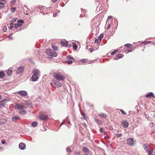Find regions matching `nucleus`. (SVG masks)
<instances>
[{
    "instance_id": "1",
    "label": "nucleus",
    "mask_w": 155,
    "mask_h": 155,
    "mask_svg": "<svg viewBox=\"0 0 155 155\" xmlns=\"http://www.w3.org/2000/svg\"><path fill=\"white\" fill-rule=\"evenodd\" d=\"M40 71L38 69H34L33 71V75L31 77V79L32 81H35L39 78V77L40 76Z\"/></svg>"
},
{
    "instance_id": "2",
    "label": "nucleus",
    "mask_w": 155,
    "mask_h": 155,
    "mask_svg": "<svg viewBox=\"0 0 155 155\" xmlns=\"http://www.w3.org/2000/svg\"><path fill=\"white\" fill-rule=\"evenodd\" d=\"M54 77L59 81H63L65 79V77L63 76L61 74L59 73H54Z\"/></svg>"
},
{
    "instance_id": "3",
    "label": "nucleus",
    "mask_w": 155,
    "mask_h": 155,
    "mask_svg": "<svg viewBox=\"0 0 155 155\" xmlns=\"http://www.w3.org/2000/svg\"><path fill=\"white\" fill-rule=\"evenodd\" d=\"M46 54L48 55L51 56L53 57H55L57 55V54L54 51L51 49H47L46 51Z\"/></svg>"
},
{
    "instance_id": "4",
    "label": "nucleus",
    "mask_w": 155,
    "mask_h": 155,
    "mask_svg": "<svg viewBox=\"0 0 155 155\" xmlns=\"http://www.w3.org/2000/svg\"><path fill=\"white\" fill-rule=\"evenodd\" d=\"M149 146H145L144 148L147 152L148 153V155H151L153 150L152 148L149 147Z\"/></svg>"
},
{
    "instance_id": "5",
    "label": "nucleus",
    "mask_w": 155,
    "mask_h": 155,
    "mask_svg": "<svg viewBox=\"0 0 155 155\" xmlns=\"http://www.w3.org/2000/svg\"><path fill=\"white\" fill-rule=\"evenodd\" d=\"M127 143L129 145H133L136 143V141L133 138H129L127 140Z\"/></svg>"
},
{
    "instance_id": "6",
    "label": "nucleus",
    "mask_w": 155,
    "mask_h": 155,
    "mask_svg": "<svg viewBox=\"0 0 155 155\" xmlns=\"http://www.w3.org/2000/svg\"><path fill=\"white\" fill-rule=\"evenodd\" d=\"M48 115L42 114L41 113H40L39 116V118L41 120H45L48 118Z\"/></svg>"
},
{
    "instance_id": "7",
    "label": "nucleus",
    "mask_w": 155,
    "mask_h": 155,
    "mask_svg": "<svg viewBox=\"0 0 155 155\" xmlns=\"http://www.w3.org/2000/svg\"><path fill=\"white\" fill-rule=\"evenodd\" d=\"M46 9H47V8L44 6L40 7L39 12L41 13H42L44 14H46L48 13V12H47L46 11Z\"/></svg>"
},
{
    "instance_id": "8",
    "label": "nucleus",
    "mask_w": 155,
    "mask_h": 155,
    "mask_svg": "<svg viewBox=\"0 0 155 155\" xmlns=\"http://www.w3.org/2000/svg\"><path fill=\"white\" fill-rule=\"evenodd\" d=\"M53 84L54 85L55 87H61L62 86V84L59 82V81H54Z\"/></svg>"
},
{
    "instance_id": "9",
    "label": "nucleus",
    "mask_w": 155,
    "mask_h": 155,
    "mask_svg": "<svg viewBox=\"0 0 155 155\" xmlns=\"http://www.w3.org/2000/svg\"><path fill=\"white\" fill-rule=\"evenodd\" d=\"M121 124L122 126L125 128H127L129 126L128 123L125 120H122Z\"/></svg>"
},
{
    "instance_id": "10",
    "label": "nucleus",
    "mask_w": 155,
    "mask_h": 155,
    "mask_svg": "<svg viewBox=\"0 0 155 155\" xmlns=\"http://www.w3.org/2000/svg\"><path fill=\"white\" fill-rule=\"evenodd\" d=\"M18 93L20 95L23 97H25L27 96L28 94L27 92L26 91L24 90H21L19 91L18 92Z\"/></svg>"
},
{
    "instance_id": "11",
    "label": "nucleus",
    "mask_w": 155,
    "mask_h": 155,
    "mask_svg": "<svg viewBox=\"0 0 155 155\" xmlns=\"http://www.w3.org/2000/svg\"><path fill=\"white\" fill-rule=\"evenodd\" d=\"M24 69V66H22L21 67H19L18 68L17 70V73L18 74H20L23 71Z\"/></svg>"
},
{
    "instance_id": "12",
    "label": "nucleus",
    "mask_w": 155,
    "mask_h": 155,
    "mask_svg": "<svg viewBox=\"0 0 155 155\" xmlns=\"http://www.w3.org/2000/svg\"><path fill=\"white\" fill-rule=\"evenodd\" d=\"M145 96L147 97H152L153 98H155V96L154 95L152 92H148L147 94L145 95Z\"/></svg>"
},
{
    "instance_id": "13",
    "label": "nucleus",
    "mask_w": 155,
    "mask_h": 155,
    "mask_svg": "<svg viewBox=\"0 0 155 155\" xmlns=\"http://www.w3.org/2000/svg\"><path fill=\"white\" fill-rule=\"evenodd\" d=\"M40 8H38L36 6H34L31 7V9L32 10V12H37L38 11H39Z\"/></svg>"
},
{
    "instance_id": "14",
    "label": "nucleus",
    "mask_w": 155,
    "mask_h": 155,
    "mask_svg": "<svg viewBox=\"0 0 155 155\" xmlns=\"http://www.w3.org/2000/svg\"><path fill=\"white\" fill-rule=\"evenodd\" d=\"M123 57L122 54H120L116 55L114 58V59L115 60H117L118 58H122Z\"/></svg>"
},
{
    "instance_id": "15",
    "label": "nucleus",
    "mask_w": 155,
    "mask_h": 155,
    "mask_svg": "<svg viewBox=\"0 0 155 155\" xmlns=\"http://www.w3.org/2000/svg\"><path fill=\"white\" fill-rule=\"evenodd\" d=\"M7 100V99H5L0 101V107H2L5 105V104L4 102Z\"/></svg>"
},
{
    "instance_id": "16",
    "label": "nucleus",
    "mask_w": 155,
    "mask_h": 155,
    "mask_svg": "<svg viewBox=\"0 0 155 155\" xmlns=\"http://www.w3.org/2000/svg\"><path fill=\"white\" fill-rule=\"evenodd\" d=\"M61 45L65 47H67L68 46V42L67 41H61Z\"/></svg>"
},
{
    "instance_id": "17",
    "label": "nucleus",
    "mask_w": 155,
    "mask_h": 155,
    "mask_svg": "<svg viewBox=\"0 0 155 155\" xmlns=\"http://www.w3.org/2000/svg\"><path fill=\"white\" fill-rule=\"evenodd\" d=\"M24 22V20L22 19L18 20L17 21V23L20 26L22 25Z\"/></svg>"
},
{
    "instance_id": "18",
    "label": "nucleus",
    "mask_w": 155,
    "mask_h": 155,
    "mask_svg": "<svg viewBox=\"0 0 155 155\" xmlns=\"http://www.w3.org/2000/svg\"><path fill=\"white\" fill-rule=\"evenodd\" d=\"M19 111L20 113L22 115H25L27 112L26 111L23 109H20Z\"/></svg>"
},
{
    "instance_id": "19",
    "label": "nucleus",
    "mask_w": 155,
    "mask_h": 155,
    "mask_svg": "<svg viewBox=\"0 0 155 155\" xmlns=\"http://www.w3.org/2000/svg\"><path fill=\"white\" fill-rule=\"evenodd\" d=\"M98 116L103 118H106L107 117V115L104 113H102L98 114Z\"/></svg>"
},
{
    "instance_id": "20",
    "label": "nucleus",
    "mask_w": 155,
    "mask_h": 155,
    "mask_svg": "<svg viewBox=\"0 0 155 155\" xmlns=\"http://www.w3.org/2000/svg\"><path fill=\"white\" fill-rule=\"evenodd\" d=\"M81 12H83V14L82 13L81 14L80 17H84L85 15V14L86 13V12L85 11V9L83 10L82 8H81Z\"/></svg>"
},
{
    "instance_id": "21",
    "label": "nucleus",
    "mask_w": 155,
    "mask_h": 155,
    "mask_svg": "<svg viewBox=\"0 0 155 155\" xmlns=\"http://www.w3.org/2000/svg\"><path fill=\"white\" fill-rule=\"evenodd\" d=\"M38 123L36 122H33L31 124V126L33 127H35L37 126Z\"/></svg>"
},
{
    "instance_id": "22",
    "label": "nucleus",
    "mask_w": 155,
    "mask_h": 155,
    "mask_svg": "<svg viewBox=\"0 0 155 155\" xmlns=\"http://www.w3.org/2000/svg\"><path fill=\"white\" fill-rule=\"evenodd\" d=\"M5 76V74L3 71H0V79H2Z\"/></svg>"
},
{
    "instance_id": "23",
    "label": "nucleus",
    "mask_w": 155,
    "mask_h": 155,
    "mask_svg": "<svg viewBox=\"0 0 155 155\" xmlns=\"http://www.w3.org/2000/svg\"><path fill=\"white\" fill-rule=\"evenodd\" d=\"M83 151L86 153H89L90 152L89 150L87 148L84 147L83 148Z\"/></svg>"
},
{
    "instance_id": "24",
    "label": "nucleus",
    "mask_w": 155,
    "mask_h": 155,
    "mask_svg": "<svg viewBox=\"0 0 155 155\" xmlns=\"http://www.w3.org/2000/svg\"><path fill=\"white\" fill-rule=\"evenodd\" d=\"M19 117L18 116H14L12 118V120L13 122H14L16 120L19 119Z\"/></svg>"
},
{
    "instance_id": "25",
    "label": "nucleus",
    "mask_w": 155,
    "mask_h": 155,
    "mask_svg": "<svg viewBox=\"0 0 155 155\" xmlns=\"http://www.w3.org/2000/svg\"><path fill=\"white\" fill-rule=\"evenodd\" d=\"M6 122V119H5L0 120V124H4Z\"/></svg>"
},
{
    "instance_id": "26",
    "label": "nucleus",
    "mask_w": 155,
    "mask_h": 155,
    "mask_svg": "<svg viewBox=\"0 0 155 155\" xmlns=\"http://www.w3.org/2000/svg\"><path fill=\"white\" fill-rule=\"evenodd\" d=\"M12 70L11 69H8L7 72V74L9 76L12 75Z\"/></svg>"
},
{
    "instance_id": "27",
    "label": "nucleus",
    "mask_w": 155,
    "mask_h": 155,
    "mask_svg": "<svg viewBox=\"0 0 155 155\" xmlns=\"http://www.w3.org/2000/svg\"><path fill=\"white\" fill-rule=\"evenodd\" d=\"M124 46L128 48H131L132 46H133V45L130 44H127L124 45Z\"/></svg>"
},
{
    "instance_id": "28",
    "label": "nucleus",
    "mask_w": 155,
    "mask_h": 155,
    "mask_svg": "<svg viewBox=\"0 0 155 155\" xmlns=\"http://www.w3.org/2000/svg\"><path fill=\"white\" fill-rule=\"evenodd\" d=\"M72 44L73 48L74 50L77 49L78 47L77 45L74 42H73Z\"/></svg>"
},
{
    "instance_id": "29",
    "label": "nucleus",
    "mask_w": 155,
    "mask_h": 155,
    "mask_svg": "<svg viewBox=\"0 0 155 155\" xmlns=\"http://www.w3.org/2000/svg\"><path fill=\"white\" fill-rule=\"evenodd\" d=\"M25 104L26 107H30L31 106V103H26Z\"/></svg>"
},
{
    "instance_id": "30",
    "label": "nucleus",
    "mask_w": 155,
    "mask_h": 155,
    "mask_svg": "<svg viewBox=\"0 0 155 155\" xmlns=\"http://www.w3.org/2000/svg\"><path fill=\"white\" fill-rule=\"evenodd\" d=\"M104 37V34H101L99 36L97 37V38L100 40V41H101V39L103 37Z\"/></svg>"
},
{
    "instance_id": "31",
    "label": "nucleus",
    "mask_w": 155,
    "mask_h": 155,
    "mask_svg": "<svg viewBox=\"0 0 155 155\" xmlns=\"http://www.w3.org/2000/svg\"><path fill=\"white\" fill-rule=\"evenodd\" d=\"M81 61L83 63H86L88 62V59H83L81 60Z\"/></svg>"
},
{
    "instance_id": "32",
    "label": "nucleus",
    "mask_w": 155,
    "mask_h": 155,
    "mask_svg": "<svg viewBox=\"0 0 155 155\" xmlns=\"http://www.w3.org/2000/svg\"><path fill=\"white\" fill-rule=\"evenodd\" d=\"M26 146H18L19 148L21 150H24L25 149Z\"/></svg>"
},
{
    "instance_id": "33",
    "label": "nucleus",
    "mask_w": 155,
    "mask_h": 155,
    "mask_svg": "<svg viewBox=\"0 0 155 155\" xmlns=\"http://www.w3.org/2000/svg\"><path fill=\"white\" fill-rule=\"evenodd\" d=\"M57 11H55V13H54L53 15V17H55L57 16V12H60V10H57V9L56 10Z\"/></svg>"
},
{
    "instance_id": "34",
    "label": "nucleus",
    "mask_w": 155,
    "mask_h": 155,
    "mask_svg": "<svg viewBox=\"0 0 155 155\" xmlns=\"http://www.w3.org/2000/svg\"><path fill=\"white\" fill-rule=\"evenodd\" d=\"M25 108H26L25 104L24 105H20V109H25Z\"/></svg>"
},
{
    "instance_id": "35",
    "label": "nucleus",
    "mask_w": 155,
    "mask_h": 155,
    "mask_svg": "<svg viewBox=\"0 0 155 155\" xmlns=\"http://www.w3.org/2000/svg\"><path fill=\"white\" fill-rule=\"evenodd\" d=\"M15 108L18 109L19 110H20V105H19L18 104H16L15 106Z\"/></svg>"
},
{
    "instance_id": "36",
    "label": "nucleus",
    "mask_w": 155,
    "mask_h": 155,
    "mask_svg": "<svg viewBox=\"0 0 155 155\" xmlns=\"http://www.w3.org/2000/svg\"><path fill=\"white\" fill-rule=\"evenodd\" d=\"M16 9V8L13 7H12L11 8V12L12 13H14L15 12V10Z\"/></svg>"
},
{
    "instance_id": "37",
    "label": "nucleus",
    "mask_w": 155,
    "mask_h": 155,
    "mask_svg": "<svg viewBox=\"0 0 155 155\" xmlns=\"http://www.w3.org/2000/svg\"><path fill=\"white\" fill-rule=\"evenodd\" d=\"M122 136V134L121 133L117 134H116V136L118 138L121 137Z\"/></svg>"
},
{
    "instance_id": "38",
    "label": "nucleus",
    "mask_w": 155,
    "mask_h": 155,
    "mask_svg": "<svg viewBox=\"0 0 155 155\" xmlns=\"http://www.w3.org/2000/svg\"><path fill=\"white\" fill-rule=\"evenodd\" d=\"M52 48L53 49V50L56 51L57 50L58 47L55 45H52Z\"/></svg>"
},
{
    "instance_id": "39",
    "label": "nucleus",
    "mask_w": 155,
    "mask_h": 155,
    "mask_svg": "<svg viewBox=\"0 0 155 155\" xmlns=\"http://www.w3.org/2000/svg\"><path fill=\"white\" fill-rule=\"evenodd\" d=\"M67 58L68 60H74V58L72 57L68 56Z\"/></svg>"
},
{
    "instance_id": "40",
    "label": "nucleus",
    "mask_w": 155,
    "mask_h": 155,
    "mask_svg": "<svg viewBox=\"0 0 155 155\" xmlns=\"http://www.w3.org/2000/svg\"><path fill=\"white\" fill-rule=\"evenodd\" d=\"M4 5L2 2H0V9L4 7Z\"/></svg>"
},
{
    "instance_id": "41",
    "label": "nucleus",
    "mask_w": 155,
    "mask_h": 155,
    "mask_svg": "<svg viewBox=\"0 0 155 155\" xmlns=\"http://www.w3.org/2000/svg\"><path fill=\"white\" fill-rule=\"evenodd\" d=\"M118 51V49H117L116 50H114V51L113 52H111V53H110V54L112 55H114L116 52H117V51Z\"/></svg>"
},
{
    "instance_id": "42",
    "label": "nucleus",
    "mask_w": 155,
    "mask_h": 155,
    "mask_svg": "<svg viewBox=\"0 0 155 155\" xmlns=\"http://www.w3.org/2000/svg\"><path fill=\"white\" fill-rule=\"evenodd\" d=\"M1 143L2 144L6 145L7 144L6 142L4 140H2Z\"/></svg>"
},
{
    "instance_id": "43",
    "label": "nucleus",
    "mask_w": 155,
    "mask_h": 155,
    "mask_svg": "<svg viewBox=\"0 0 155 155\" xmlns=\"http://www.w3.org/2000/svg\"><path fill=\"white\" fill-rule=\"evenodd\" d=\"M10 26L9 27L10 29H12L13 27V25H14V23L12 22H11L9 24Z\"/></svg>"
},
{
    "instance_id": "44",
    "label": "nucleus",
    "mask_w": 155,
    "mask_h": 155,
    "mask_svg": "<svg viewBox=\"0 0 155 155\" xmlns=\"http://www.w3.org/2000/svg\"><path fill=\"white\" fill-rule=\"evenodd\" d=\"M101 41L98 38H96L95 40V42L97 43H99Z\"/></svg>"
},
{
    "instance_id": "45",
    "label": "nucleus",
    "mask_w": 155,
    "mask_h": 155,
    "mask_svg": "<svg viewBox=\"0 0 155 155\" xmlns=\"http://www.w3.org/2000/svg\"><path fill=\"white\" fill-rule=\"evenodd\" d=\"M66 150L67 152H68V153H69L71 152V150L69 147H67L66 148Z\"/></svg>"
},
{
    "instance_id": "46",
    "label": "nucleus",
    "mask_w": 155,
    "mask_h": 155,
    "mask_svg": "<svg viewBox=\"0 0 155 155\" xmlns=\"http://www.w3.org/2000/svg\"><path fill=\"white\" fill-rule=\"evenodd\" d=\"M68 116H67V118L66 119L64 120V122H65L66 121H67V123L68 124H69V123H70V122L69 120H68V121H67V120H68Z\"/></svg>"
},
{
    "instance_id": "47",
    "label": "nucleus",
    "mask_w": 155,
    "mask_h": 155,
    "mask_svg": "<svg viewBox=\"0 0 155 155\" xmlns=\"http://www.w3.org/2000/svg\"><path fill=\"white\" fill-rule=\"evenodd\" d=\"M154 123L153 122L150 123L149 124V126L150 127H152L153 126Z\"/></svg>"
},
{
    "instance_id": "48",
    "label": "nucleus",
    "mask_w": 155,
    "mask_h": 155,
    "mask_svg": "<svg viewBox=\"0 0 155 155\" xmlns=\"http://www.w3.org/2000/svg\"><path fill=\"white\" fill-rule=\"evenodd\" d=\"M120 110L121 111V112L122 113H123V114H124V115H126V114L125 113V112H124L122 109H120Z\"/></svg>"
},
{
    "instance_id": "49",
    "label": "nucleus",
    "mask_w": 155,
    "mask_h": 155,
    "mask_svg": "<svg viewBox=\"0 0 155 155\" xmlns=\"http://www.w3.org/2000/svg\"><path fill=\"white\" fill-rule=\"evenodd\" d=\"M67 62L68 64H71L73 63V61L71 60H68Z\"/></svg>"
},
{
    "instance_id": "50",
    "label": "nucleus",
    "mask_w": 155,
    "mask_h": 155,
    "mask_svg": "<svg viewBox=\"0 0 155 155\" xmlns=\"http://www.w3.org/2000/svg\"><path fill=\"white\" fill-rule=\"evenodd\" d=\"M18 27H20V26L18 23L15 24L14 25V27L15 28H17Z\"/></svg>"
},
{
    "instance_id": "51",
    "label": "nucleus",
    "mask_w": 155,
    "mask_h": 155,
    "mask_svg": "<svg viewBox=\"0 0 155 155\" xmlns=\"http://www.w3.org/2000/svg\"><path fill=\"white\" fill-rule=\"evenodd\" d=\"M82 116L83 117V118L84 120H86V118L85 117V114L84 113H82Z\"/></svg>"
},
{
    "instance_id": "52",
    "label": "nucleus",
    "mask_w": 155,
    "mask_h": 155,
    "mask_svg": "<svg viewBox=\"0 0 155 155\" xmlns=\"http://www.w3.org/2000/svg\"><path fill=\"white\" fill-rule=\"evenodd\" d=\"M17 19L15 18H13L12 20L11 21V22H15V21Z\"/></svg>"
},
{
    "instance_id": "53",
    "label": "nucleus",
    "mask_w": 155,
    "mask_h": 155,
    "mask_svg": "<svg viewBox=\"0 0 155 155\" xmlns=\"http://www.w3.org/2000/svg\"><path fill=\"white\" fill-rule=\"evenodd\" d=\"M7 27L6 26H4L3 28V31H6L7 30Z\"/></svg>"
},
{
    "instance_id": "54",
    "label": "nucleus",
    "mask_w": 155,
    "mask_h": 155,
    "mask_svg": "<svg viewBox=\"0 0 155 155\" xmlns=\"http://www.w3.org/2000/svg\"><path fill=\"white\" fill-rule=\"evenodd\" d=\"M95 121L97 124H99V120L98 119L95 118Z\"/></svg>"
},
{
    "instance_id": "55",
    "label": "nucleus",
    "mask_w": 155,
    "mask_h": 155,
    "mask_svg": "<svg viewBox=\"0 0 155 155\" xmlns=\"http://www.w3.org/2000/svg\"><path fill=\"white\" fill-rule=\"evenodd\" d=\"M89 50L91 52H92L94 50V49L93 48H91L89 49Z\"/></svg>"
},
{
    "instance_id": "56",
    "label": "nucleus",
    "mask_w": 155,
    "mask_h": 155,
    "mask_svg": "<svg viewBox=\"0 0 155 155\" xmlns=\"http://www.w3.org/2000/svg\"><path fill=\"white\" fill-rule=\"evenodd\" d=\"M18 145H25V144L24 143L21 142Z\"/></svg>"
},
{
    "instance_id": "57",
    "label": "nucleus",
    "mask_w": 155,
    "mask_h": 155,
    "mask_svg": "<svg viewBox=\"0 0 155 155\" xmlns=\"http://www.w3.org/2000/svg\"><path fill=\"white\" fill-rule=\"evenodd\" d=\"M110 24L109 23V24H108V26L107 28V29H109L110 28Z\"/></svg>"
},
{
    "instance_id": "58",
    "label": "nucleus",
    "mask_w": 155,
    "mask_h": 155,
    "mask_svg": "<svg viewBox=\"0 0 155 155\" xmlns=\"http://www.w3.org/2000/svg\"><path fill=\"white\" fill-rule=\"evenodd\" d=\"M16 2L15 0H11L10 2L11 3H15Z\"/></svg>"
},
{
    "instance_id": "59",
    "label": "nucleus",
    "mask_w": 155,
    "mask_h": 155,
    "mask_svg": "<svg viewBox=\"0 0 155 155\" xmlns=\"http://www.w3.org/2000/svg\"><path fill=\"white\" fill-rule=\"evenodd\" d=\"M4 149V148L2 147H1L0 146V152L3 150Z\"/></svg>"
},
{
    "instance_id": "60",
    "label": "nucleus",
    "mask_w": 155,
    "mask_h": 155,
    "mask_svg": "<svg viewBox=\"0 0 155 155\" xmlns=\"http://www.w3.org/2000/svg\"><path fill=\"white\" fill-rule=\"evenodd\" d=\"M103 7L102 6L100 7L99 8L100 11H101V12H102V10L103 9Z\"/></svg>"
},
{
    "instance_id": "61",
    "label": "nucleus",
    "mask_w": 155,
    "mask_h": 155,
    "mask_svg": "<svg viewBox=\"0 0 155 155\" xmlns=\"http://www.w3.org/2000/svg\"><path fill=\"white\" fill-rule=\"evenodd\" d=\"M143 43L145 45H147V44H148L147 41H144L143 42Z\"/></svg>"
},
{
    "instance_id": "62",
    "label": "nucleus",
    "mask_w": 155,
    "mask_h": 155,
    "mask_svg": "<svg viewBox=\"0 0 155 155\" xmlns=\"http://www.w3.org/2000/svg\"><path fill=\"white\" fill-rule=\"evenodd\" d=\"M103 129L102 128H101L100 129V132H103Z\"/></svg>"
},
{
    "instance_id": "63",
    "label": "nucleus",
    "mask_w": 155,
    "mask_h": 155,
    "mask_svg": "<svg viewBox=\"0 0 155 155\" xmlns=\"http://www.w3.org/2000/svg\"><path fill=\"white\" fill-rule=\"evenodd\" d=\"M8 38H9V39L11 40H12L13 39L12 38V37H11L10 35L8 36Z\"/></svg>"
},
{
    "instance_id": "64",
    "label": "nucleus",
    "mask_w": 155,
    "mask_h": 155,
    "mask_svg": "<svg viewBox=\"0 0 155 155\" xmlns=\"http://www.w3.org/2000/svg\"><path fill=\"white\" fill-rule=\"evenodd\" d=\"M57 1V0H51V1L54 3L56 2Z\"/></svg>"
}]
</instances>
